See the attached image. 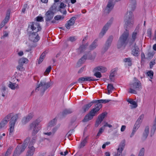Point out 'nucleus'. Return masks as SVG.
Instances as JSON below:
<instances>
[{
    "mask_svg": "<svg viewBox=\"0 0 156 156\" xmlns=\"http://www.w3.org/2000/svg\"><path fill=\"white\" fill-rule=\"evenodd\" d=\"M93 103H94V100L89 103L84 105L82 107L81 111L83 113L89 110V108L92 106Z\"/></svg>",
    "mask_w": 156,
    "mask_h": 156,
    "instance_id": "obj_18",
    "label": "nucleus"
},
{
    "mask_svg": "<svg viewBox=\"0 0 156 156\" xmlns=\"http://www.w3.org/2000/svg\"><path fill=\"white\" fill-rule=\"evenodd\" d=\"M28 62V60L27 58H23L20 59L19 61V64H21L23 65L24 63H27Z\"/></svg>",
    "mask_w": 156,
    "mask_h": 156,
    "instance_id": "obj_32",
    "label": "nucleus"
},
{
    "mask_svg": "<svg viewBox=\"0 0 156 156\" xmlns=\"http://www.w3.org/2000/svg\"><path fill=\"white\" fill-rule=\"evenodd\" d=\"M56 123V120L55 119H54L53 120H51L50 121L49 123L48 127V129L49 128L55 125Z\"/></svg>",
    "mask_w": 156,
    "mask_h": 156,
    "instance_id": "obj_35",
    "label": "nucleus"
},
{
    "mask_svg": "<svg viewBox=\"0 0 156 156\" xmlns=\"http://www.w3.org/2000/svg\"><path fill=\"white\" fill-rule=\"evenodd\" d=\"M30 140V138H27L24 141L23 144L18 145L14 151L13 156H19L27 146V144Z\"/></svg>",
    "mask_w": 156,
    "mask_h": 156,
    "instance_id": "obj_6",
    "label": "nucleus"
},
{
    "mask_svg": "<svg viewBox=\"0 0 156 156\" xmlns=\"http://www.w3.org/2000/svg\"><path fill=\"white\" fill-rule=\"evenodd\" d=\"M29 30H31L33 31V33H36L40 31L41 28L38 22H34L31 23L29 25Z\"/></svg>",
    "mask_w": 156,
    "mask_h": 156,
    "instance_id": "obj_10",
    "label": "nucleus"
},
{
    "mask_svg": "<svg viewBox=\"0 0 156 156\" xmlns=\"http://www.w3.org/2000/svg\"><path fill=\"white\" fill-rule=\"evenodd\" d=\"M3 34V36L1 37V39L4 38L8 36V33L6 31H4Z\"/></svg>",
    "mask_w": 156,
    "mask_h": 156,
    "instance_id": "obj_60",
    "label": "nucleus"
},
{
    "mask_svg": "<svg viewBox=\"0 0 156 156\" xmlns=\"http://www.w3.org/2000/svg\"><path fill=\"white\" fill-rule=\"evenodd\" d=\"M123 61L129 66H131L132 65V59L130 58H124L123 59Z\"/></svg>",
    "mask_w": 156,
    "mask_h": 156,
    "instance_id": "obj_27",
    "label": "nucleus"
},
{
    "mask_svg": "<svg viewBox=\"0 0 156 156\" xmlns=\"http://www.w3.org/2000/svg\"><path fill=\"white\" fill-rule=\"evenodd\" d=\"M136 0H131L129 6V9L133 11L136 8Z\"/></svg>",
    "mask_w": 156,
    "mask_h": 156,
    "instance_id": "obj_20",
    "label": "nucleus"
},
{
    "mask_svg": "<svg viewBox=\"0 0 156 156\" xmlns=\"http://www.w3.org/2000/svg\"><path fill=\"white\" fill-rule=\"evenodd\" d=\"M36 22H41L44 21L43 18L41 16H38L36 18Z\"/></svg>",
    "mask_w": 156,
    "mask_h": 156,
    "instance_id": "obj_58",
    "label": "nucleus"
},
{
    "mask_svg": "<svg viewBox=\"0 0 156 156\" xmlns=\"http://www.w3.org/2000/svg\"><path fill=\"white\" fill-rule=\"evenodd\" d=\"M94 103L96 104H101V103H105L111 101L110 100H94Z\"/></svg>",
    "mask_w": 156,
    "mask_h": 156,
    "instance_id": "obj_29",
    "label": "nucleus"
},
{
    "mask_svg": "<svg viewBox=\"0 0 156 156\" xmlns=\"http://www.w3.org/2000/svg\"><path fill=\"white\" fill-rule=\"evenodd\" d=\"M125 142V140H123L121 142L119 146L117 149V154H115L114 156H120L121 155L122 152L124 148Z\"/></svg>",
    "mask_w": 156,
    "mask_h": 156,
    "instance_id": "obj_13",
    "label": "nucleus"
},
{
    "mask_svg": "<svg viewBox=\"0 0 156 156\" xmlns=\"http://www.w3.org/2000/svg\"><path fill=\"white\" fill-rule=\"evenodd\" d=\"M106 71V69L102 66H98L95 67L94 69V71H98L102 73L105 72Z\"/></svg>",
    "mask_w": 156,
    "mask_h": 156,
    "instance_id": "obj_24",
    "label": "nucleus"
},
{
    "mask_svg": "<svg viewBox=\"0 0 156 156\" xmlns=\"http://www.w3.org/2000/svg\"><path fill=\"white\" fill-rule=\"evenodd\" d=\"M155 64V60H152L150 62V67L151 69L153 67V66Z\"/></svg>",
    "mask_w": 156,
    "mask_h": 156,
    "instance_id": "obj_53",
    "label": "nucleus"
},
{
    "mask_svg": "<svg viewBox=\"0 0 156 156\" xmlns=\"http://www.w3.org/2000/svg\"><path fill=\"white\" fill-rule=\"evenodd\" d=\"M64 18V16H62L61 15H57L54 17L55 20H63Z\"/></svg>",
    "mask_w": 156,
    "mask_h": 156,
    "instance_id": "obj_46",
    "label": "nucleus"
},
{
    "mask_svg": "<svg viewBox=\"0 0 156 156\" xmlns=\"http://www.w3.org/2000/svg\"><path fill=\"white\" fill-rule=\"evenodd\" d=\"M73 111L71 109H66L63 111L62 114L63 115H67L72 113Z\"/></svg>",
    "mask_w": 156,
    "mask_h": 156,
    "instance_id": "obj_30",
    "label": "nucleus"
},
{
    "mask_svg": "<svg viewBox=\"0 0 156 156\" xmlns=\"http://www.w3.org/2000/svg\"><path fill=\"white\" fill-rule=\"evenodd\" d=\"M74 131V130L73 129L70 130L67 134L66 135H67L68 137H69V136H71V135H72V134L73 133Z\"/></svg>",
    "mask_w": 156,
    "mask_h": 156,
    "instance_id": "obj_62",
    "label": "nucleus"
},
{
    "mask_svg": "<svg viewBox=\"0 0 156 156\" xmlns=\"http://www.w3.org/2000/svg\"><path fill=\"white\" fill-rule=\"evenodd\" d=\"M104 129H105V128L103 126L100 129L98 133L97 136H96L97 138H98L99 136L101 135V134L103 132Z\"/></svg>",
    "mask_w": 156,
    "mask_h": 156,
    "instance_id": "obj_40",
    "label": "nucleus"
},
{
    "mask_svg": "<svg viewBox=\"0 0 156 156\" xmlns=\"http://www.w3.org/2000/svg\"><path fill=\"white\" fill-rule=\"evenodd\" d=\"M40 119H37L30 124L29 126V129L32 131V133H37L40 129L39 125L41 121Z\"/></svg>",
    "mask_w": 156,
    "mask_h": 156,
    "instance_id": "obj_9",
    "label": "nucleus"
},
{
    "mask_svg": "<svg viewBox=\"0 0 156 156\" xmlns=\"http://www.w3.org/2000/svg\"><path fill=\"white\" fill-rule=\"evenodd\" d=\"M36 140L35 137H33L31 140L29 144V146H33L34 144V143Z\"/></svg>",
    "mask_w": 156,
    "mask_h": 156,
    "instance_id": "obj_56",
    "label": "nucleus"
},
{
    "mask_svg": "<svg viewBox=\"0 0 156 156\" xmlns=\"http://www.w3.org/2000/svg\"><path fill=\"white\" fill-rule=\"evenodd\" d=\"M125 27L126 29H128L133 27V16L131 11L128 12L125 16L124 20Z\"/></svg>",
    "mask_w": 156,
    "mask_h": 156,
    "instance_id": "obj_7",
    "label": "nucleus"
},
{
    "mask_svg": "<svg viewBox=\"0 0 156 156\" xmlns=\"http://www.w3.org/2000/svg\"><path fill=\"white\" fill-rule=\"evenodd\" d=\"M19 65L17 66V69L20 71H22L23 70V65L21 64H19Z\"/></svg>",
    "mask_w": 156,
    "mask_h": 156,
    "instance_id": "obj_50",
    "label": "nucleus"
},
{
    "mask_svg": "<svg viewBox=\"0 0 156 156\" xmlns=\"http://www.w3.org/2000/svg\"><path fill=\"white\" fill-rule=\"evenodd\" d=\"M33 114L30 113L27 116L23 117L22 120V123L25 124L29 121L33 117Z\"/></svg>",
    "mask_w": 156,
    "mask_h": 156,
    "instance_id": "obj_17",
    "label": "nucleus"
},
{
    "mask_svg": "<svg viewBox=\"0 0 156 156\" xmlns=\"http://www.w3.org/2000/svg\"><path fill=\"white\" fill-rule=\"evenodd\" d=\"M147 76L150 77V79H149V80L151 81H152L151 80L153 78L154 76V73L152 70L149 71L147 73Z\"/></svg>",
    "mask_w": 156,
    "mask_h": 156,
    "instance_id": "obj_33",
    "label": "nucleus"
},
{
    "mask_svg": "<svg viewBox=\"0 0 156 156\" xmlns=\"http://www.w3.org/2000/svg\"><path fill=\"white\" fill-rule=\"evenodd\" d=\"M149 126H146L143 133L142 138L143 140H145L147 138L149 133Z\"/></svg>",
    "mask_w": 156,
    "mask_h": 156,
    "instance_id": "obj_22",
    "label": "nucleus"
},
{
    "mask_svg": "<svg viewBox=\"0 0 156 156\" xmlns=\"http://www.w3.org/2000/svg\"><path fill=\"white\" fill-rule=\"evenodd\" d=\"M76 37L73 36V37H70L68 39V40L72 42H73L74 41H76Z\"/></svg>",
    "mask_w": 156,
    "mask_h": 156,
    "instance_id": "obj_57",
    "label": "nucleus"
},
{
    "mask_svg": "<svg viewBox=\"0 0 156 156\" xmlns=\"http://www.w3.org/2000/svg\"><path fill=\"white\" fill-rule=\"evenodd\" d=\"M78 81L79 82H82V81H85V77H81L78 80Z\"/></svg>",
    "mask_w": 156,
    "mask_h": 156,
    "instance_id": "obj_64",
    "label": "nucleus"
},
{
    "mask_svg": "<svg viewBox=\"0 0 156 156\" xmlns=\"http://www.w3.org/2000/svg\"><path fill=\"white\" fill-rule=\"evenodd\" d=\"M154 52L153 51H150L147 52V55L148 58H151L153 57L154 54Z\"/></svg>",
    "mask_w": 156,
    "mask_h": 156,
    "instance_id": "obj_38",
    "label": "nucleus"
},
{
    "mask_svg": "<svg viewBox=\"0 0 156 156\" xmlns=\"http://www.w3.org/2000/svg\"><path fill=\"white\" fill-rule=\"evenodd\" d=\"M58 128V127L56 126L55 127H54L51 130V132H52V135H53L55 134V132L57 130Z\"/></svg>",
    "mask_w": 156,
    "mask_h": 156,
    "instance_id": "obj_61",
    "label": "nucleus"
},
{
    "mask_svg": "<svg viewBox=\"0 0 156 156\" xmlns=\"http://www.w3.org/2000/svg\"><path fill=\"white\" fill-rule=\"evenodd\" d=\"M28 148L29 149L27 154V156H32L35 150V148L33 146L29 145Z\"/></svg>",
    "mask_w": 156,
    "mask_h": 156,
    "instance_id": "obj_19",
    "label": "nucleus"
},
{
    "mask_svg": "<svg viewBox=\"0 0 156 156\" xmlns=\"http://www.w3.org/2000/svg\"><path fill=\"white\" fill-rule=\"evenodd\" d=\"M87 142V137H86L85 138L83 141L81 142L79 146V148H81L85 146Z\"/></svg>",
    "mask_w": 156,
    "mask_h": 156,
    "instance_id": "obj_31",
    "label": "nucleus"
},
{
    "mask_svg": "<svg viewBox=\"0 0 156 156\" xmlns=\"http://www.w3.org/2000/svg\"><path fill=\"white\" fill-rule=\"evenodd\" d=\"M93 72L94 73V75L96 77L100 78L101 77V75L100 72L98 71H94V69Z\"/></svg>",
    "mask_w": 156,
    "mask_h": 156,
    "instance_id": "obj_39",
    "label": "nucleus"
},
{
    "mask_svg": "<svg viewBox=\"0 0 156 156\" xmlns=\"http://www.w3.org/2000/svg\"><path fill=\"white\" fill-rule=\"evenodd\" d=\"M9 19V15H7L6 16L5 19L3 20L2 22L4 23L5 24H6L8 22Z\"/></svg>",
    "mask_w": 156,
    "mask_h": 156,
    "instance_id": "obj_49",
    "label": "nucleus"
},
{
    "mask_svg": "<svg viewBox=\"0 0 156 156\" xmlns=\"http://www.w3.org/2000/svg\"><path fill=\"white\" fill-rule=\"evenodd\" d=\"M133 81V82L129 84L130 88L129 92L136 94L137 93L136 90H140L141 89V85L140 81L135 77L134 78Z\"/></svg>",
    "mask_w": 156,
    "mask_h": 156,
    "instance_id": "obj_4",
    "label": "nucleus"
},
{
    "mask_svg": "<svg viewBox=\"0 0 156 156\" xmlns=\"http://www.w3.org/2000/svg\"><path fill=\"white\" fill-rule=\"evenodd\" d=\"M54 13V12L51 10H49L47 11L45 14L46 20L47 21H49L53 18Z\"/></svg>",
    "mask_w": 156,
    "mask_h": 156,
    "instance_id": "obj_15",
    "label": "nucleus"
},
{
    "mask_svg": "<svg viewBox=\"0 0 156 156\" xmlns=\"http://www.w3.org/2000/svg\"><path fill=\"white\" fill-rule=\"evenodd\" d=\"M6 90V86L4 84L2 85V87L1 88V91L4 92Z\"/></svg>",
    "mask_w": 156,
    "mask_h": 156,
    "instance_id": "obj_63",
    "label": "nucleus"
},
{
    "mask_svg": "<svg viewBox=\"0 0 156 156\" xmlns=\"http://www.w3.org/2000/svg\"><path fill=\"white\" fill-rule=\"evenodd\" d=\"M8 87L12 90H15L19 88V86L18 84L15 83H12L11 82H9V83L8 85Z\"/></svg>",
    "mask_w": 156,
    "mask_h": 156,
    "instance_id": "obj_23",
    "label": "nucleus"
},
{
    "mask_svg": "<svg viewBox=\"0 0 156 156\" xmlns=\"http://www.w3.org/2000/svg\"><path fill=\"white\" fill-rule=\"evenodd\" d=\"M29 39L31 42L29 44V46L31 48H32L37 46L36 43L39 40L40 37L37 33H30L29 35Z\"/></svg>",
    "mask_w": 156,
    "mask_h": 156,
    "instance_id": "obj_8",
    "label": "nucleus"
},
{
    "mask_svg": "<svg viewBox=\"0 0 156 156\" xmlns=\"http://www.w3.org/2000/svg\"><path fill=\"white\" fill-rule=\"evenodd\" d=\"M87 44H86L85 45L83 44L81 45L78 50V51L79 53H81L85 49V48L88 46Z\"/></svg>",
    "mask_w": 156,
    "mask_h": 156,
    "instance_id": "obj_28",
    "label": "nucleus"
},
{
    "mask_svg": "<svg viewBox=\"0 0 156 156\" xmlns=\"http://www.w3.org/2000/svg\"><path fill=\"white\" fill-rule=\"evenodd\" d=\"M113 37L112 36H110L108 38V39L107 40L105 44L107 45H108L109 46H110L112 41L113 40Z\"/></svg>",
    "mask_w": 156,
    "mask_h": 156,
    "instance_id": "obj_34",
    "label": "nucleus"
},
{
    "mask_svg": "<svg viewBox=\"0 0 156 156\" xmlns=\"http://www.w3.org/2000/svg\"><path fill=\"white\" fill-rule=\"evenodd\" d=\"M52 85L50 82H47L46 80L44 79L41 80L38 83L35 89V91L37 92L39 91L43 95L45 91Z\"/></svg>",
    "mask_w": 156,
    "mask_h": 156,
    "instance_id": "obj_3",
    "label": "nucleus"
},
{
    "mask_svg": "<svg viewBox=\"0 0 156 156\" xmlns=\"http://www.w3.org/2000/svg\"><path fill=\"white\" fill-rule=\"evenodd\" d=\"M147 34L148 36L149 37H150L151 36L152 32H151V30L150 28L148 29L147 31Z\"/></svg>",
    "mask_w": 156,
    "mask_h": 156,
    "instance_id": "obj_59",
    "label": "nucleus"
},
{
    "mask_svg": "<svg viewBox=\"0 0 156 156\" xmlns=\"http://www.w3.org/2000/svg\"><path fill=\"white\" fill-rule=\"evenodd\" d=\"M113 20V18H111L104 26L101 32L99 34L100 37H102L105 35L106 31L108 30L109 27H110L112 24Z\"/></svg>",
    "mask_w": 156,
    "mask_h": 156,
    "instance_id": "obj_11",
    "label": "nucleus"
},
{
    "mask_svg": "<svg viewBox=\"0 0 156 156\" xmlns=\"http://www.w3.org/2000/svg\"><path fill=\"white\" fill-rule=\"evenodd\" d=\"M107 114V113L106 112H103L98 116V119L96 120V123L95 124V127H97L99 125L103 120Z\"/></svg>",
    "mask_w": 156,
    "mask_h": 156,
    "instance_id": "obj_14",
    "label": "nucleus"
},
{
    "mask_svg": "<svg viewBox=\"0 0 156 156\" xmlns=\"http://www.w3.org/2000/svg\"><path fill=\"white\" fill-rule=\"evenodd\" d=\"M140 124L138 122H136L134 126L133 129L137 131L139 128L140 126Z\"/></svg>",
    "mask_w": 156,
    "mask_h": 156,
    "instance_id": "obj_42",
    "label": "nucleus"
},
{
    "mask_svg": "<svg viewBox=\"0 0 156 156\" xmlns=\"http://www.w3.org/2000/svg\"><path fill=\"white\" fill-rule=\"evenodd\" d=\"M130 104L133 105V106H131L132 108H135L137 106V103L133 100H132V101L130 102Z\"/></svg>",
    "mask_w": 156,
    "mask_h": 156,
    "instance_id": "obj_45",
    "label": "nucleus"
},
{
    "mask_svg": "<svg viewBox=\"0 0 156 156\" xmlns=\"http://www.w3.org/2000/svg\"><path fill=\"white\" fill-rule=\"evenodd\" d=\"M129 36V31L126 29V31L119 38L117 45L118 48H120L122 47H125L128 43L129 44L135 43V41L138 37L137 31L135 30L133 33L131 37L128 40L127 39Z\"/></svg>",
    "mask_w": 156,
    "mask_h": 156,
    "instance_id": "obj_1",
    "label": "nucleus"
},
{
    "mask_svg": "<svg viewBox=\"0 0 156 156\" xmlns=\"http://www.w3.org/2000/svg\"><path fill=\"white\" fill-rule=\"evenodd\" d=\"M51 69V66H49L46 69L45 72L44 74L45 75H47L50 72Z\"/></svg>",
    "mask_w": 156,
    "mask_h": 156,
    "instance_id": "obj_55",
    "label": "nucleus"
},
{
    "mask_svg": "<svg viewBox=\"0 0 156 156\" xmlns=\"http://www.w3.org/2000/svg\"><path fill=\"white\" fill-rule=\"evenodd\" d=\"M76 18L75 17H72L68 21H67V23L65 25V27L67 29H69L70 26L74 25L75 23V21Z\"/></svg>",
    "mask_w": 156,
    "mask_h": 156,
    "instance_id": "obj_16",
    "label": "nucleus"
},
{
    "mask_svg": "<svg viewBox=\"0 0 156 156\" xmlns=\"http://www.w3.org/2000/svg\"><path fill=\"white\" fill-rule=\"evenodd\" d=\"M102 105L101 104H97L95 105V107L92 109L90 112L85 117L83 121V122H86L91 119L93 117L97 114L98 112L101 108Z\"/></svg>",
    "mask_w": 156,
    "mask_h": 156,
    "instance_id": "obj_5",
    "label": "nucleus"
},
{
    "mask_svg": "<svg viewBox=\"0 0 156 156\" xmlns=\"http://www.w3.org/2000/svg\"><path fill=\"white\" fill-rule=\"evenodd\" d=\"M9 19V15H7L6 16L5 19L3 20L2 22L4 23L5 24H6L8 22Z\"/></svg>",
    "mask_w": 156,
    "mask_h": 156,
    "instance_id": "obj_47",
    "label": "nucleus"
},
{
    "mask_svg": "<svg viewBox=\"0 0 156 156\" xmlns=\"http://www.w3.org/2000/svg\"><path fill=\"white\" fill-rule=\"evenodd\" d=\"M12 148V147H9L7 149L5 156H9L11 154Z\"/></svg>",
    "mask_w": 156,
    "mask_h": 156,
    "instance_id": "obj_41",
    "label": "nucleus"
},
{
    "mask_svg": "<svg viewBox=\"0 0 156 156\" xmlns=\"http://www.w3.org/2000/svg\"><path fill=\"white\" fill-rule=\"evenodd\" d=\"M87 56L86 55H84L79 60L78 64H82L86 59Z\"/></svg>",
    "mask_w": 156,
    "mask_h": 156,
    "instance_id": "obj_37",
    "label": "nucleus"
},
{
    "mask_svg": "<svg viewBox=\"0 0 156 156\" xmlns=\"http://www.w3.org/2000/svg\"><path fill=\"white\" fill-rule=\"evenodd\" d=\"M145 151V150L144 148H141L139 151L138 156H144Z\"/></svg>",
    "mask_w": 156,
    "mask_h": 156,
    "instance_id": "obj_36",
    "label": "nucleus"
},
{
    "mask_svg": "<svg viewBox=\"0 0 156 156\" xmlns=\"http://www.w3.org/2000/svg\"><path fill=\"white\" fill-rule=\"evenodd\" d=\"M114 88L113 85L112 84H108L107 86V89L109 90L112 91Z\"/></svg>",
    "mask_w": 156,
    "mask_h": 156,
    "instance_id": "obj_54",
    "label": "nucleus"
},
{
    "mask_svg": "<svg viewBox=\"0 0 156 156\" xmlns=\"http://www.w3.org/2000/svg\"><path fill=\"white\" fill-rule=\"evenodd\" d=\"M85 81H96L98 80L94 79L93 77L90 76H85Z\"/></svg>",
    "mask_w": 156,
    "mask_h": 156,
    "instance_id": "obj_43",
    "label": "nucleus"
},
{
    "mask_svg": "<svg viewBox=\"0 0 156 156\" xmlns=\"http://www.w3.org/2000/svg\"><path fill=\"white\" fill-rule=\"evenodd\" d=\"M114 6V4L113 3V1L109 0L108 3L107 5L106 11L108 13L113 9Z\"/></svg>",
    "mask_w": 156,
    "mask_h": 156,
    "instance_id": "obj_21",
    "label": "nucleus"
},
{
    "mask_svg": "<svg viewBox=\"0 0 156 156\" xmlns=\"http://www.w3.org/2000/svg\"><path fill=\"white\" fill-rule=\"evenodd\" d=\"M47 53L46 51H44L41 54L38 61V64H40L43 61Z\"/></svg>",
    "mask_w": 156,
    "mask_h": 156,
    "instance_id": "obj_25",
    "label": "nucleus"
},
{
    "mask_svg": "<svg viewBox=\"0 0 156 156\" xmlns=\"http://www.w3.org/2000/svg\"><path fill=\"white\" fill-rule=\"evenodd\" d=\"M18 115L15 114L13 115L12 113L8 114L5 116L0 123V129L3 128L11 119L9 122V133L10 134L13 131L14 126L16 122L18 119Z\"/></svg>",
    "mask_w": 156,
    "mask_h": 156,
    "instance_id": "obj_2",
    "label": "nucleus"
},
{
    "mask_svg": "<svg viewBox=\"0 0 156 156\" xmlns=\"http://www.w3.org/2000/svg\"><path fill=\"white\" fill-rule=\"evenodd\" d=\"M115 76V73L114 72H112L110 74L109 76V78L110 80L113 81L114 80V77Z\"/></svg>",
    "mask_w": 156,
    "mask_h": 156,
    "instance_id": "obj_51",
    "label": "nucleus"
},
{
    "mask_svg": "<svg viewBox=\"0 0 156 156\" xmlns=\"http://www.w3.org/2000/svg\"><path fill=\"white\" fill-rule=\"evenodd\" d=\"M98 46L97 44V40H95L94 41L92 44L89 46L90 49V50H92L96 48Z\"/></svg>",
    "mask_w": 156,
    "mask_h": 156,
    "instance_id": "obj_26",
    "label": "nucleus"
},
{
    "mask_svg": "<svg viewBox=\"0 0 156 156\" xmlns=\"http://www.w3.org/2000/svg\"><path fill=\"white\" fill-rule=\"evenodd\" d=\"M9 19V15H7L6 16L5 19L3 20L2 22L4 23L5 24H6L8 22Z\"/></svg>",
    "mask_w": 156,
    "mask_h": 156,
    "instance_id": "obj_48",
    "label": "nucleus"
},
{
    "mask_svg": "<svg viewBox=\"0 0 156 156\" xmlns=\"http://www.w3.org/2000/svg\"><path fill=\"white\" fill-rule=\"evenodd\" d=\"M110 46L108 45H107L105 44V46L103 47L102 49V51L104 52H105L110 47Z\"/></svg>",
    "mask_w": 156,
    "mask_h": 156,
    "instance_id": "obj_52",
    "label": "nucleus"
},
{
    "mask_svg": "<svg viewBox=\"0 0 156 156\" xmlns=\"http://www.w3.org/2000/svg\"><path fill=\"white\" fill-rule=\"evenodd\" d=\"M130 45L132 48V54L134 56H137L139 54L140 49L136 45V43L130 44Z\"/></svg>",
    "mask_w": 156,
    "mask_h": 156,
    "instance_id": "obj_12",
    "label": "nucleus"
},
{
    "mask_svg": "<svg viewBox=\"0 0 156 156\" xmlns=\"http://www.w3.org/2000/svg\"><path fill=\"white\" fill-rule=\"evenodd\" d=\"M144 115L142 114L138 118L136 122H138L140 123V124H141V123L142 122V120H143L144 118Z\"/></svg>",
    "mask_w": 156,
    "mask_h": 156,
    "instance_id": "obj_44",
    "label": "nucleus"
}]
</instances>
